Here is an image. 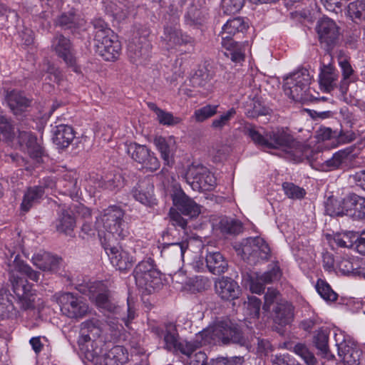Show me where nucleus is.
I'll return each instance as SVG.
<instances>
[{"label": "nucleus", "instance_id": "45", "mask_svg": "<svg viewBox=\"0 0 365 365\" xmlns=\"http://www.w3.org/2000/svg\"><path fill=\"white\" fill-rule=\"evenodd\" d=\"M326 212L332 217L347 215L346 208H345V197L341 200L329 199L326 205Z\"/></svg>", "mask_w": 365, "mask_h": 365}, {"label": "nucleus", "instance_id": "51", "mask_svg": "<svg viewBox=\"0 0 365 365\" xmlns=\"http://www.w3.org/2000/svg\"><path fill=\"white\" fill-rule=\"evenodd\" d=\"M316 289L319 294L326 301L334 302L337 299V294L332 290L329 284L322 279L317 281Z\"/></svg>", "mask_w": 365, "mask_h": 365}, {"label": "nucleus", "instance_id": "41", "mask_svg": "<svg viewBox=\"0 0 365 365\" xmlns=\"http://www.w3.org/2000/svg\"><path fill=\"white\" fill-rule=\"evenodd\" d=\"M143 279H145V283L136 284L140 289L148 294H151L162 286L160 274L158 270L151 271L145 278L143 277Z\"/></svg>", "mask_w": 365, "mask_h": 365}, {"label": "nucleus", "instance_id": "64", "mask_svg": "<svg viewBox=\"0 0 365 365\" xmlns=\"http://www.w3.org/2000/svg\"><path fill=\"white\" fill-rule=\"evenodd\" d=\"M351 180L357 186L365 190V169L361 170L353 175L349 176Z\"/></svg>", "mask_w": 365, "mask_h": 365}, {"label": "nucleus", "instance_id": "53", "mask_svg": "<svg viewBox=\"0 0 365 365\" xmlns=\"http://www.w3.org/2000/svg\"><path fill=\"white\" fill-rule=\"evenodd\" d=\"M236 114L235 108H232L227 112L222 114L219 118L215 119L212 122V128L214 129L221 130L224 126L227 125L230 120L234 118Z\"/></svg>", "mask_w": 365, "mask_h": 365}, {"label": "nucleus", "instance_id": "36", "mask_svg": "<svg viewBox=\"0 0 365 365\" xmlns=\"http://www.w3.org/2000/svg\"><path fill=\"white\" fill-rule=\"evenodd\" d=\"M338 353L343 362L346 365H359L361 351L356 346L349 344H341L338 349Z\"/></svg>", "mask_w": 365, "mask_h": 365}, {"label": "nucleus", "instance_id": "8", "mask_svg": "<svg viewBox=\"0 0 365 365\" xmlns=\"http://www.w3.org/2000/svg\"><path fill=\"white\" fill-rule=\"evenodd\" d=\"M310 83L311 76L308 70L302 68L284 78V91L295 101H307Z\"/></svg>", "mask_w": 365, "mask_h": 365}, {"label": "nucleus", "instance_id": "18", "mask_svg": "<svg viewBox=\"0 0 365 365\" xmlns=\"http://www.w3.org/2000/svg\"><path fill=\"white\" fill-rule=\"evenodd\" d=\"M215 289L217 296L225 301L237 299L241 294V289L237 282L230 277H222L215 282Z\"/></svg>", "mask_w": 365, "mask_h": 365}, {"label": "nucleus", "instance_id": "31", "mask_svg": "<svg viewBox=\"0 0 365 365\" xmlns=\"http://www.w3.org/2000/svg\"><path fill=\"white\" fill-rule=\"evenodd\" d=\"M189 247L187 240L180 242L163 244L161 248V256L168 259L183 260L184 255Z\"/></svg>", "mask_w": 365, "mask_h": 365}, {"label": "nucleus", "instance_id": "50", "mask_svg": "<svg viewBox=\"0 0 365 365\" xmlns=\"http://www.w3.org/2000/svg\"><path fill=\"white\" fill-rule=\"evenodd\" d=\"M218 105H206L195 110L193 118L197 122H203L217 113Z\"/></svg>", "mask_w": 365, "mask_h": 365}, {"label": "nucleus", "instance_id": "12", "mask_svg": "<svg viewBox=\"0 0 365 365\" xmlns=\"http://www.w3.org/2000/svg\"><path fill=\"white\" fill-rule=\"evenodd\" d=\"M242 252L245 259L255 263L259 259H267L270 249L262 238L249 237L242 243Z\"/></svg>", "mask_w": 365, "mask_h": 365}, {"label": "nucleus", "instance_id": "35", "mask_svg": "<svg viewBox=\"0 0 365 365\" xmlns=\"http://www.w3.org/2000/svg\"><path fill=\"white\" fill-rule=\"evenodd\" d=\"M313 344L319 351V354L328 359L334 356L330 354L329 347V331L327 329H319L313 336Z\"/></svg>", "mask_w": 365, "mask_h": 365}, {"label": "nucleus", "instance_id": "61", "mask_svg": "<svg viewBox=\"0 0 365 365\" xmlns=\"http://www.w3.org/2000/svg\"><path fill=\"white\" fill-rule=\"evenodd\" d=\"M244 359L240 356H235L231 358L220 357L212 359L211 365H242Z\"/></svg>", "mask_w": 365, "mask_h": 365}, {"label": "nucleus", "instance_id": "15", "mask_svg": "<svg viewBox=\"0 0 365 365\" xmlns=\"http://www.w3.org/2000/svg\"><path fill=\"white\" fill-rule=\"evenodd\" d=\"M151 46L145 36H135L128 43V56L136 65L144 64L150 56Z\"/></svg>", "mask_w": 365, "mask_h": 365}, {"label": "nucleus", "instance_id": "59", "mask_svg": "<svg viewBox=\"0 0 365 365\" xmlns=\"http://www.w3.org/2000/svg\"><path fill=\"white\" fill-rule=\"evenodd\" d=\"M157 120L160 124L163 125H175L180 122V118L173 116V115L168 111L162 110L157 115Z\"/></svg>", "mask_w": 365, "mask_h": 365}, {"label": "nucleus", "instance_id": "39", "mask_svg": "<svg viewBox=\"0 0 365 365\" xmlns=\"http://www.w3.org/2000/svg\"><path fill=\"white\" fill-rule=\"evenodd\" d=\"M186 24L190 26L202 25L206 22L208 13L204 9H198L195 6H191L185 14Z\"/></svg>", "mask_w": 365, "mask_h": 365}, {"label": "nucleus", "instance_id": "27", "mask_svg": "<svg viewBox=\"0 0 365 365\" xmlns=\"http://www.w3.org/2000/svg\"><path fill=\"white\" fill-rule=\"evenodd\" d=\"M6 101L13 113L16 115L24 113L30 106V101L22 93L16 90L7 93Z\"/></svg>", "mask_w": 365, "mask_h": 365}, {"label": "nucleus", "instance_id": "42", "mask_svg": "<svg viewBox=\"0 0 365 365\" xmlns=\"http://www.w3.org/2000/svg\"><path fill=\"white\" fill-rule=\"evenodd\" d=\"M74 226L75 220L73 215L68 210L62 211L56 222V230L68 235Z\"/></svg>", "mask_w": 365, "mask_h": 365}, {"label": "nucleus", "instance_id": "1", "mask_svg": "<svg viewBox=\"0 0 365 365\" xmlns=\"http://www.w3.org/2000/svg\"><path fill=\"white\" fill-rule=\"evenodd\" d=\"M104 322L92 317L80 324L78 344L86 357L99 365H120L128 360V353L122 346H115L103 354L105 344Z\"/></svg>", "mask_w": 365, "mask_h": 365}, {"label": "nucleus", "instance_id": "29", "mask_svg": "<svg viewBox=\"0 0 365 365\" xmlns=\"http://www.w3.org/2000/svg\"><path fill=\"white\" fill-rule=\"evenodd\" d=\"M31 262L34 266L43 272H53L56 269L59 259L48 252L40 251L34 255Z\"/></svg>", "mask_w": 365, "mask_h": 365}, {"label": "nucleus", "instance_id": "26", "mask_svg": "<svg viewBox=\"0 0 365 365\" xmlns=\"http://www.w3.org/2000/svg\"><path fill=\"white\" fill-rule=\"evenodd\" d=\"M273 318L276 324L285 326L292 322L294 318V307L287 301H280L272 308Z\"/></svg>", "mask_w": 365, "mask_h": 365}, {"label": "nucleus", "instance_id": "28", "mask_svg": "<svg viewBox=\"0 0 365 365\" xmlns=\"http://www.w3.org/2000/svg\"><path fill=\"white\" fill-rule=\"evenodd\" d=\"M154 144L160 153L162 159L166 165L173 162V157L175 148V140L173 136L168 138L158 136L154 139Z\"/></svg>", "mask_w": 365, "mask_h": 365}, {"label": "nucleus", "instance_id": "56", "mask_svg": "<svg viewBox=\"0 0 365 365\" xmlns=\"http://www.w3.org/2000/svg\"><path fill=\"white\" fill-rule=\"evenodd\" d=\"M261 301L256 297H248V302L246 304L247 314L251 318H258L259 315Z\"/></svg>", "mask_w": 365, "mask_h": 365}, {"label": "nucleus", "instance_id": "57", "mask_svg": "<svg viewBox=\"0 0 365 365\" xmlns=\"http://www.w3.org/2000/svg\"><path fill=\"white\" fill-rule=\"evenodd\" d=\"M356 235L352 233H344L343 235H337L334 237L335 243L341 247H351L355 245V239Z\"/></svg>", "mask_w": 365, "mask_h": 365}, {"label": "nucleus", "instance_id": "49", "mask_svg": "<svg viewBox=\"0 0 365 365\" xmlns=\"http://www.w3.org/2000/svg\"><path fill=\"white\" fill-rule=\"evenodd\" d=\"M81 21L73 13L62 14L56 20V24L61 27L68 29L81 25Z\"/></svg>", "mask_w": 365, "mask_h": 365}, {"label": "nucleus", "instance_id": "54", "mask_svg": "<svg viewBox=\"0 0 365 365\" xmlns=\"http://www.w3.org/2000/svg\"><path fill=\"white\" fill-rule=\"evenodd\" d=\"M244 4L245 0H222V8L225 14L231 15L240 11Z\"/></svg>", "mask_w": 365, "mask_h": 365}, {"label": "nucleus", "instance_id": "62", "mask_svg": "<svg viewBox=\"0 0 365 365\" xmlns=\"http://www.w3.org/2000/svg\"><path fill=\"white\" fill-rule=\"evenodd\" d=\"M170 222L175 227H179L185 230L187 227V220H185L180 213L171 208L169 212Z\"/></svg>", "mask_w": 365, "mask_h": 365}, {"label": "nucleus", "instance_id": "7", "mask_svg": "<svg viewBox=\"0 0 365 365\" xmlns=\"http://www.w3.org/2000/svg\"><path fill=\"white\" fill-rule=\"evenodd\" d=\"M205 336L204 343L222 341L223 344L235 343L244 345L246 339L240 329L230 322H219L201 331Z\"/></svg>", "mask_w": 365, "mask_h": 365}, {"label": "nucleus", "instance_id": "47", "mask_svg": "<svg viewBox=\"0 0 365 365\" xmlns=\"http://www.w3.org/2000/svg\"><path fill=\"white\" fill-rule=\"evenodd\" d=\"M294 352L300 356L307 365H316L317 359L307 346L302 343H298L293 348Z\"/></svg>", "mask_w": 365, "mask_h": 365}, {"label": "nucleus", "instance_id": "24", "mask_svg": "<svg viewBox=\"0 0 365 365\" xmlns=\"http://www.w3.org/2000/svg\"><path fill=\"white\" fill-rule=\"evenodd\" d=\"M168 48L185 45L191 42V37L182 34L177 26H168L165 28L164 35L162 37Z\"/></svg>", "mask_w": 365, "mask_h": 365}, {"label": "nucleus", "instance_id": "32", "mask_svg": "<svg viewBox=\"0 0 365 365\" xmlns=\"http://www.w3.org/2000/svg\"><path fill=\"white\" fill-rule=\"evenodd\" d=\"M75 138L72 127L61 124L56 127L53 130V142L60 148H67Z\"/></svg>", "mask_w": 365, "mask_h": 365}, {"label": "nucleus", "instance_id": "33", "mask_svg": "<svg viewBox=\"0 0 365 365\" xmlns=\"http://www.w3.org/2000/svg\"><path fill=\"white\" fill-rule=\"evenodd\" d=\"M44 187L42 185L29 187L24 192L21 210L23 212H28L33 206L38 204L44 195Z\"/></svg>", "mask_w": 365, "mask_h": 365}, {"label": "nucleus", "instance_id": "17", "mask_svg": "<svg viewBox=\"0 0 365 365\" xmlns=\"http://www.w3.org/2000/svg\"><path fill=\"white\" fill-rule=\"evenodd\" d=\"M51 51L69 66L75 63L73 48L69 38L62 34H56L51 41Z\"/></svg>", "mask_w": 365, "mask_h": 365}, {"label": "nucleus", "instance_id": "38", "mask_svg": "<svg viewBox=\"0 0 365 365\" xmlns=\"http://www.w3.org/2000/svg\"><path fill=\"white\" fill-rule=\"evenodd\" d=\"M205 339V336H201V331L196 336V339L194 341H180L175 350L173 352L179 351L182 354L190 357L192 354L197 349L203 345H206L208 343H204Z\"/></svg>", "mask_w": 365, "mask_h": 365}, {"label": "nucleus", "instance_id": "43", "mask_svg": "<svg viewBox=\"0 0 365 365\" xmlns=\"http://www.w3.org/2000/svg\"><path fill=\"white\" fill-rule=\"evenodd\" d=\"M158 270L153 264V260L148 259L145 261H142L135 267L133 271V275L135 279L136 284L145 283L143 277L150 274L151 271Z\"/></svg>", "mask_w": 365, "mask_h": 365}, {"label": "nucleus", "instance_id": "3", "mask_svg": "<svg viewBox=\"0 0 365 365\" xmlns=\"http://www.w3.org/2000/svg\"><path fill=\"white\" fill-rule=\"evenodd\" d=\"M247 133L256 145L264 148L282 149L294 160H300L303 157L304 147L284 128H277L263 135L251 126L247 128Z\"/></svg>", "mask_w": 365, "mask_h": 365}, {"label": "nucleus", "instance_id": "16", "mask_svg": "<svg viewBox=\"0 0 365 365\" xmlns=\"http://www.w3.org/2000/svg\"><path fill=\"white\" fill-rule=\"evenodd\" d=\"M317 31L321 43L324 44L327 49L336 43L339 37V29L331 19L323 18L319 21Z\"/></svg>", "mask_w": 365, "mask_h": 365}, {"label": "nucleus", "instance_id": "40", "mask_svg": "<svg viewBox=\"0 0 365 365\" xmlns=\"http://www.w3.org/2000/svg\"><path fill=\"white\" fill-rule=\"evenodd\" d=\"M217 226L223 234L237 235L242 230V225L239 220L227 217H221Z\"/></svg>", "mask_w": 365, "mask_h": 365}, {"label": "nucleus", "instance_id": "22", "mask_svg": "<svg viewBox=\"0 0 365 365\" xmlns=\"http://www.w3.org/2000/svg\"><path fill=\"white\" fill-rule=\"evenodd\" d=\"M132 194L135 200L143 205L151 207L156 204L154 186L149 179L140 180L133 189Z\"/></svg>", "mask_w": 365, "mask_h": 365}, {"label": "nucleus", "instance_id": "20", "mask_svg": "<svg viewBox=\"0 0 365 365\" xmlns=\"http://www.w3.org/2000/svg\"><path fill=\"white\" fill-rule=\"evenodd\" d=\"M77 174L73 171L66 172L61 178L56 182L52 180L47 179L48 183L44 187L52 188L53 186L58 188L64 195H68L71 197L78 195L79 187L77 182Z\"/></svg>", "mask_w": 365, "mask_h": 365}, {"label": "nucleus", "instance_id": "19", "mask_svg": "<svg viewBox=\"0 0 365 365\" xmlns=\"http://www.w3.org/2000/svg\"><path fill=\"white\" fill-rule=\"evenodd\" d=\"M18 142L21 149L27 153L28 155L36 161L43 155V150L37 138L31 132L19 131L18 135Z\"/></svg>", "mask_w": 365, "mask_h": 365}, {"label": "nucleus", "instance_id": "13", "mask_svg": "<svg viewBox=\"0 0 365 365\" xmlns=\"http://www.w3.org/2000/svg\"><path fill=\"white\" fill-rule=\"evenodd\" d=\"M128 154L144 168L155 171L160 167V162L146 146L131 143L127 146Z\"/></svg>", "mask_w": 365, "mask_h": 365}, {"label": "nucleus", "instance_id": "23", "mask_svg": "<svg viewBox=\"0 0 365 365\" xmlns=\"http://www.w3.org/2000/svg\"><path fill=\"white\" fill-rule=\"evenodd\" d=\"M153 331L159 336L163 337L164 348L174 351L179 343V334L176 326L173 323H167L163 328L154 327Z\"/></svg>", "mask_w": 365, "mask_h": 365}, {"label": "nucleus", "instance_id": "63", "mask_svg": "<svg viewBox=\"0 0 365 365\" xmlns=\"http://www.w3.org/2000/svg\"><path fill=\"white\" fill-rule=\"evenodd\" d=\"M265 284V282L259 279V275H257L255 278H251L250 288L252 292L261 294L264 290Z\"/></svg>", "mask_w": 365, "mask_h": 365}, {"label": "nucleus", "instance_id": "11", "mask_svg": "<svg viewBox=\"0 0 365 365\" xmlns=\"http://www.w3.org/2000/svg\"><path fill=\"white\" fill-rule=\"evenodd\" d=\"M185 178L194 190H209L216 184L214 175L201 164L190 165L186 170Z\"/></svg>", "mask_w": 365, "mask_h": 365}, {"label": "nucleus", "instance_id": "48", "mask_svg": "<svg viewBox=\"0 0 365 365\" xmlns=\"http://www.w3.org/2000/svg\"><path fill=\"white\" fill-rule=\"evenodd\" d=\"M14 129V126L10 120L1 117L0 118V141H11L16 135Z\"/></svg>", "mask_w": 365, "mask_h": 365}, {"label": "nucleus", "instance_id": "6", "mask_svg": "<svg viewBox=\"0 0 365 365\" xmlns=\"http://www.w3.org/2000/svg\"><path fill=\"white\" fill-rule=\"evenodd\" d=\"M246 25L241 18L230 19L223 26L221 32L222 46L225 49L224 55L232 61L240 63L245 58V43L235 41L232 36L245 29Z\"/></svg>", "mask_w": 365, "mask_h": 365}, {"label": "nucleus", "instance_id": "60", "mask_svg": "<svg viewBox=\"0 0 365 365\" xmlns=\"http://www.w3.org/2000/svg\"><path fill=\"white\" fill-rule=\"evenodd\" d=\"M280 276L281 272L279 268L275 265L272 267L270 270L260 274L259 279L265 282L267 284L277 281L280 278Z\"/></svg>", "mask_w": 365, "mask_h": 365}, {"label": "nucleus", "instance_id": "34", "mask_svg": "<svg viewBox=\"0 0 365 365\" xmlns=\"http://www.w3.org/2000/svg\"><path fill=\"white\" fill-rule=\"evenodd\" d=\"M213 75L206 67L199 68L194 76L191 81L195 87L201 88L204 91L210 92L212 89Z\"/></svg>", "mask_w": 365, "mask_h": 365}, {"label": "nucleus", "instance_id": "25", "mask_svg": "<svg viewBox=\"0 0 365 365\" xmlns=\"http://www.w3.org/2000/svg\"><path fill=\"white\" fill-rule=\"evenodd\" d=\"M345 208L347 216L356 220L365 218V197L356 194H350L345 197Z\"/></svg>", "mask_w": 365, "mask_h": 365}, {"label": "nucleus", "instance_id": "10", "mask_svg": "<svg viewBox=\"0 0 365 365\" xmlns=\"http://www.w3.org/2000/svg\"><path fill=\"white\" fill-rule=\"evenodd\" d=\"M56 300L60 305L61 313L70 319L78 320L86 317L91 312L83 299L72 293L60 294Z\"/></svg>", "mask_w": 365, "mask_h": 365}, {"label": "nucleus", "instance_id": "9", "mask_svg": "<svg viewBox=\"0 0 365 365\" xmlns=\"http://www.w3.org/2000/svg\"><path fill=\"white\" fill-rule=\"evenodd\" d=\"M90 298L95 302L98 309L114 315L116 319L123 322L126 327H128L131 320L135 318V312L130 301L128 299L127 314H125V312H122L121 308L116 304L108 290L99 292L96 295L93 294Z\"/></svg>", "mask_w": 365, "mask_h": 365}, {"label": "nucleus", "instance_id": "55", "mask_svg": "<svg viewBox=\"0 0 365 365\" xmlns=\"http://www.w3.org/2000/svg\"><path fill=\"white\" fill-rule=\"evenodd\" d=\"M280 301L285 300L281 298L279 292L274 289H268L264 295V305L263 308L268 311L272 305L275 307Z\"/></svg>", "mask_w": 365, "mask_h": 365}, {"label": "nucleus", "instance_id": "58", "mask_svg": "<svg viewBox=\"0 0 365 365\" xmlns=\"http://www.w3.org/2000/svg\"><path fill=\"white\" fill-rule=\"evenodd\" d=\"M347 158L348 153L344 150H340L336 153L331 159L327 160L326 163L327 167L331 169H336L339 168L342 163H345Z\"/></svg>", "mask_w": 365, "mask_h": 365}, {"label": "nucleus", "instance_id": "14", "mask_svg": "<svg viewBox=\"0 0 365 365\" xmlns=\"http://www.w3.org/2000/svg\"><path fill=\"white\" fill-rule=\"evenodd\" d=\"M171 196L174 205L182 214L195 217L200 213V205L183 192L179 184L173 185Z\"/></svg>", "mask_w": 365, "mask_h": 365}, {"label": "nucleus", "instance_id": "2", "mask_svg": "<svg viewBox=\"0 0 365 365\" xmlns=\"http://www.w3.org/2000/svg\"><path fill=\"white\" fill-rule=\"evenodd\" d=\"M5 264L6 270L9 274V279L11 282L14 292L20 295L19 303L21 307L24 309H30L34 308L33 294H30L31 291V285L27 280L19 278L17 273L26 275L29 279L38 282L40 279L41 274L34 270L29 264H26L20 259L19 255H16L14 252L8 250L5 252Z\"/></svg>", "mask_w": 365, "mask_h": 365}, {"label": "nucleus", "instance_id": "21", "mask_svg": "<svg viewBox=\"0 0 365 365\" xmlns=\"http://www.w3.org/2000/svg\"><path fill=\"white\" fill-rule=\"evenodd\" d=\"M109 256L111 264L119 271L124 272L131 269L135 259L128 251L122 247H111L109 249Z\"/></svg>", "mask_w": 365, "mask_h": 365}, {"label": "nucleus", "instance_id": "37", "mask_svg": "<svg viewBox=\"0 0 365 365\" xmlns=\"http://www.w3.org/2000/svg\"><path fill=\"white\" fill-rule=\"evenodd\" d=\"M207 267L214 274L225 273L228 268L227 261L220 252L209 253L206 256Z\"/></svg>", "mask_w": 365, "mask_h": 365}, {"label": "nucleus", "instance_id": "30", "mask_svg": "<svg viewBox=\"0 0 365 365\" xmlns=\"http://www.w3.org/2000/svg\"><path fill=\"white\" fill-rule=\"evenodd\" d=\"M338 72L331 65H324L319 73V85L326 92L333 91L337 84Z\"/></svg>", "mask_w": 365, "mask_h": 365}, {"label": "nucleus", "instance_id": "52", "mask_svg": "<svg viewBox=\"0 0 365 365\" xmlns=\"http://www.w3.org/2000/svg\"><path fill=\"white\" fill-rule=\"evenodd\" d=\"M282 188L284 194L291 199H302L306 194V191L304 188L292 182H284L282 184Z\"/></svg>", "mask_w": 365, "mask_h": 365}, {"label": "nucleus", "instance_id": "46", "mask_svg": "<svg viewBox=\"0 0 365 365\" xmlns=\"http://www.w3.org/2000/svg\"><path fill=\"white\" fill-rule=\"evenodd\" d=\"M347 13L353 20H365V0H356L349 3Z\"/></svg>", "mask_w": 365, "mask_h": 365}, {"label": "nucleus", "instance_id": "5", "mask_svg": "<svg viewBox=\"0 0 365 365\" xmlns=\"http://www.w3.org/2000/svg\"><path fill=\"white\" fill-rule=\"evenodd\" d=\"M96 53L105 61H113L120 56L121 43L118 36L101 19L93 21Z\"/></svg>", "mask_w": 365, "mask_h": 365}, {"label": "nucleus", "instance_id": "4", "mask_svg": "<svg viewBox=\"0 0 365 365\" xmlns=\"http://www.w3.org/2000/svg\"><path fill=\"white\" fill-rule=\"evenodd\" d=\"M125 212L118 205H110L103 210L96 220V227L100 232H105V240L110 237L123 240L130 235L128 224L124 220Z\"/></svg>", "mask_w": 365, "mask_h": 365}, {"label": "nucleus", "instance_id": "44", "mask_svg": "<svg viewBox=\"0 0 365 365\" xmlns=\"http://www.w3.org/2000/svg\"><path fill=\"white\" fill-rule=\"evenodd\" d=\"M101 184V187L106 190L118 191L125 185L124 178L120 173H110Z\"/></svg>", "mask_w": 365, "mask_h": 365}]
</instances>
